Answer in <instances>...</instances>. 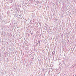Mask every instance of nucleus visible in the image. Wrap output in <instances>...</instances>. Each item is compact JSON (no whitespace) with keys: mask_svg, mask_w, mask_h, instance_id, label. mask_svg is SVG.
Returning <instances> with one entry per match:
<instances>
[{"mask_svg":"<svg viewBox=\"0 0 76 76\" xmlns=\"http://www.w3.org/2000/svg\"><path fill=\"white\" fill-rule=\"evenodd\" d=\"M26 21H28V20H26Z\"/></svg>","mask_w":76,"mask_h":76,"instance_id":"nucleus-4","label":"nucleus"},{"mask_svg":"<svg viewBox=\"0 0 76 76\" xmlns=\"http://www.w3.org/2000/svg\"><path fill=\"white\" fill-rule=\"evenodd\" d=\"M39 24L40 25H41V23H39Z\"/></svg>","mask_w":76,"mask_h":76,"instance_id":"nucleus-3","label":"nucleus"},{"mask_svg":"<svg viewBox=\"0 0 76 76\" xmlns=\"http://www.w3.org/2000/svg\"><path fill=\"white\" fill-rule=\"evenodd\" d=\"M75 67V65H73L72 66V68H73V67Z\"/></svg>","mask_w":76,"mask_h":76,"instance_id":"nucleus-1","label":"nucleus"},{"mask_svg":"<svg viewBox=\"0 0 76 76\" xmlns=\"http://www.w3.org/2000/svg\"><path fill=\"white\" fill-rule=\"evenodd\" d=\"M35 19H34L33 20V22H35Z\"/></svg>","mask_w":76,"mask_h":76,"instance_id":"nucleus-2","label":"nucleus"},{"mask_svg":"<svg viewBox=\"0 0 76 76\" xmlns=\"http://www.w3.org/2000/svg\"><path fill=\"white\" fill-rule=\"evenodd\" d=\"M29 20V19H28V20Z\"/></svg>","mask_w":76,"mask_h":76,"instance_id":"nucleus-5","label":"nucleus"}]
</instances>
